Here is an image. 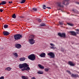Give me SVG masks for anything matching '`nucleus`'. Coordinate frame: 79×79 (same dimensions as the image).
<instances>
[{"label": "nucleus", "mask_w": 79, "mask_h": 79, "mask_svg": "<svg viewBox=\"0 0 79 79\" xmlns=\"http://www.w3.org/2000/svg\"><path fill=\"white\" fill-rule=\"evenodd\" d=\"M29 65L27 63H23L22 64H19V69H22L21 70L23 71L25 70L28 71L30 70V68L29 67Z\"/></svg>", "instance_id": "nucleus-1"}, {"label": "nucleus", "mask_w": 79, "mask_h": 79, "mask_svg": "<svg viewBox=\"0 0 79 79\" xmlns=\"http://www.w3.org/2000/svg\"><path fill=\"white\" fill-rule=\"evenodd\" d=\"M12 69V68L10 67H7L5 69V70H7L8 71H10Z\"/></svg>", "instance_id": "nucleus-16"}, {"label": "nucleus", "mask_w": 79, "mask_h": 79, "mask_svg": "<svg viewBox=\"0 0 79 79\" xmlns=\"http://www.w3.org/2000/svg\"><path fill=\"white\" fill-rule=\"evenodd\" d=\"M68 24L69 25V26H72L73 25V24H70V23H68Z\"/></svg>", "instance_id": "nucleus-35"}, {"label": "nucleus", "mask_w": 79, "mask_h": 79, "mask_svg": "<svg viewBox=\"0 0 79 79\" xmlns=\"http://www.w3.org/2000/svg\"><path fill=\"white\" fill-rule=\"evenodd\" d=\"M46 25L44 23H41L40 24V27H44Z\"/></svg>", "instance_id": "nucleus-23"}, {"label": "nucleus", "mask_w": 79, "mask_h": 79, "mask_svg": "<svg viewBox=\"0 0 79 79\" xmlns=\"http://www.w3.org/2000/svg\"><path fill=\"white\" fill-rule=\"evenodd\" d=\"M26 2L25 0H22L21 2H20L21 3H24Z\"/></svg>", "instance_id": "nucleus-30"}, {"label": "nucleus", "mask_w": 79, "mask_h": 79, "mask_svg": "<svg viewBox=\"0 0 79 79\" xmlns=\"http://www.w3.org/2000/svg\"><path fill=\"white\" fill-rule=\"evenodd\" d=\"M21 45L19 44H16L15 45V48L18 49H19L21 48Z\"/></svg>", "instance_id": "nucleus-7"}, {"label": "nucleus", "mask_w": 79, "mask_h": 79, "mask_svg": "<svg viewBox=\"0 0 79 79\" xmlns=\"http://www.w3.org/2000/svg\"><path fill=\"white\" fill-rule=\"evenodd\" d=\"M69 32L71 33L73 35L76 36V33L74 31H70Z\"/></svg>", "instance_id": "nucleus-14"}, {"label": "nucleus", "mask_w": 79, "mask_h": 79, "mask_svg": "<svg viewBox=\"0 0 79 79\" xmlns=\"http://www.w3.org/2000/svg\"><path fill=\"white\" fill-rule=\"evenodd\" d=\"M0 79H4V77L2 76L1 77H0Z\"/></svg>", "instance_id": "nucleus-36"}, {"label": "nucleus", "mask_w": 79, "mask_h": 79, "mask_svg": "<svg viewBox=\"0 0 79 79\" xmlns=\"http://www.w3.org/2000/svg\"><path fill=\"white\" fill-rule=\"evenodd\" d=\"M35 37V36L34 35H31L30 36V37L32 39H34Z\"/></svg>", "instance_id": "nucleus-28"}, {"label": "nucleus", "mask_w": 79, "mask_h": 79, "mask_svg": "<svg viewBox=\"0 0 79 79\" xmlns=\"http://www.w3.org/2000/svg\"><path fill=\"white\" fill-rule=\"evenodd\" d=\"M77 34H79V33L78 32H77Z\"/></svg>", "instance_id": "nucleus-44"}, {"label": "nucleus", "mask_w": 79, "mask_h": 79, "mask_svg": "<svg viewBox=\"0 0 79 79\" xmlns=\"http://www.w3.org/2000/svg\"><path fill=\"white\" fill-rule=\"evenodd\" d=\"M43 8L44 10L46 8V6H45V5H43Z\"/></svg>", "instance_id": "nucleus-29"}, {"label": "nucleus", "mask_w": 79, "mask_h": 79, "mask_svg": "<svg viewBox=\"0 0 79 79\" xmlns=\"http://www.w3.org/2000/svg\"><path fill=\"white\" fill-rule=\"evenodd\" d=\"M1 18H0V20H1Z\"/></svg>", "instance_id": "nucleus-47"}, {"label": "nucleus", "mask_w": 79, "mask_h": 79, "mask_svg": "<svg viewBox=\"0 0 79 79\" xmlns=\"http://www.w3.org/2000/svg\"><path fill=\"white\" fill-rule=\"evenodd\" d=\"M69 64L71 66H73L74 65V64H73L72 62H69Z\"/></svg>", "instance_id": "nucleus-19"}, {"label": "nucleus", "mask_w": 79, "mask_h": 79, "mask_svg": "<svg viewBox=\"0 0 79 79\" xmlns=\"http://www.w3.org/2000/svg\"><path fill=\"white\" fill-rule=\"evenodd\" d=\"M46 8H47L48 9H51V7H46Z\"/></svg>", "instance_id": "nucleus-37"}, {"label": "nucleus", "mask_w": 79, "mask_h": 79, "mask_svg": "<svg viewBox=\"0 0 79 79\" xmlns=\"http://www.w3.org/2000/svg\"><path fill=\"white\" fill-rule=\"evenodd\" d=\"M58 35L62 37L65 38L66 37V35L65 33H63L62 34L60 33H59L58 34Z\"/></svg>", "instance_id": "nucleus-6"}, {"label": "nucleus", "mask_w": 79, "mask_h": 79, "mask_svg": "<svg viewBox=\"0 0 79 79\" xmlns=\"http://www.w3.org/2000/svg\"><path fill=\"white\" fill-rule=\"evenodd\" d=\"M69 0H64L62 2V4L63 5H65V4L67 3V2H68Z\"/></svg>", "instance_id": "nucleus-15"}, {"label": "nucleus", "mask_w": 79, "mask_h": 79, "mask_svg": "<svg viewBox=\"0 0 79 79\" xmlns=\"http://www.w3.org/2000/svg\"><path fill=\"white\" fill-rule=\"evenodd\" d=\"M3 34L7 36L10 34V33L7 31H5L3 32Z\"/></svg>", "instance_id": "nucleus-11"}, {"label": "nucleus", "mask_w": 79, "mask_h": 79, "mask_svg": "<svg viewBox=\"0 0 79 79\" xmlns=\"http://www.w3.org/2000/svg\"><path fill=\"white\" fill-rule=\"evenodd\" d=\"M3 11V10L2 9H0V11L1 12H2Z\"/></svg>", "instance_id": "nucleus-40"}, {"label": "nucleus", "mask_w": 79, "mask_h": 79, "mask_svg": "<svg viewBox=\"0 0 79 79\" xmlns=\"http://www.w3.org/2000/svg\"><path fill=\"white\" fill-rule=\"evenodd\" d=\"M66 71L69 74H71V73L70 72L69 70H67Z\"/></svg>", "instance_id": "nucleus-34"}, {"label": "nucleus", "mask_w": 79, "mask_h": 79, "mask_svg": "<svg viewBox=\"0 0 79 79\" xmlns=\"http://www.w3.org/2000/svg\"><path fill=\"white\" fill-rule=\"evenodd\" d=\"M6 3V1H2L1 2V5H5Z\"/></svg>", "instance_id": "nucleus-21"}, {"label": "nucleus", "mask_w": 79, "mask_h": 79, "mask_svg": "<svg viewBox=\"0 0 79 79\" xmlns=\"http://www.w3.org/2000/svg\"><path fill=\"white\" fill-rule=\"evenodd\" d=\"M61 2H58V6L60 7H63V6L61 5Z\"/></svg>", "instance_id": "nucleus-18"}, {"label": "nucleus", "mask_w": 79, "mask_h": 79, "mask_svg": "<svg viewBox=\"0 0 79 79\" xmlns=\"http://www.w3.org/2000/svg\"><path fill=\"white\" fill-rule=\"evenodd\" d=\"M73 12H75V13H78V12L77 10H76V9H73L72 10Z\"/></svg>", "instance_id": "nucleus-22"}, {"label": "nucleus", "mask_w": 79, "mask_h": 79, "mask_svg": "<svg viewBox=\"0 0 79 79\" xmlns=\"http://www.w3.org/2000/svg\"><path fill=\"white\" fill-rule=\"evenodd\" d=\"M33 10L34 11H37V8H33Z\"/></svg>", "instance_id": "nucleus-31"}, {"label": "nucleus", "mask_w": 79, "mask_h": 79, "mask_svg": "<svg viewBox=\"0 0 79 79\" xmlns=\"http://www.w3.org/2000/svg\"><path fill=\"white\" fill-rule=\"evenodd\" d=\"M12 3V1H11V2H10V1L9 2V3L11 4V3Z\"/></svg>", "instance_id": "nucleus-41"}, {"label": "nucleus", "mask_w": 79, "mask_h": 79, "mask_svg": "<svg viewBox=\"0 0 79 79\" xmlns=\"http://www.w3.org/2000/svg\"><path fill=\"white\" fill-rule=\"evenodd\" d=\"M38 66L40 69H45V67L44 66H42L40 64H38Z\"/></svg>", "instance_id": "nucleus-10"}, {"label": "nucleus", "mask_w": 79, "mask_h": 79, "mask_svg": "<svg viewBox=\"0 0 79 79\" xmlns=\"http://www.w3.org/2000/svg\"><path fill=\"white\" fill-rule=\"evenodd\" d=\"M59 24H60V25H63V22H59Z\"/></svg>", "instance_id": "nucleus-32"}, {"label": "nucleus", "mask_w": 79, "mask_h": 79, "mask_svg": "<svg viewBox=\"0 0 79 79\" xmlns=\"http://www.w3.org/2000/svg\"><path fill=\"white\" fill-rule=\"evenodd\" d=\"M29 42L30 44L32 45L35 43V41L34 39H31L29 40Z\"/></svg>", "instance_id": "nucleus-5"}, {"label": "nucleus", "mask_w": 79, "mask_h": 79, "mask_svg": "<svg viewBox=\"0 0 79 79\" xmlns=\"http://www.w3.org/2000/svg\"><path fill=\"white\" fill-rule=\"evenodd\" d=\"M13 54L15 56L17 57H18V55L17 53L14 52L13 53Z\"/></svg>", "instance_id": "nucleus-20"}, {"label": "nucleus", "mask_w": 79, "mask_h": 79, "mask_svg": "<svg viewBox=\"0 0 79 79\" xmlns=\"http://www.w3.org/2000/svg\"><path fill=\"white\" fill-rule=\"evenodd\" d=\"M46 55L45 53H41L40 55H39V56L41 57H45Z\"/></svg>", "instance_id": "nucleus-8"}, {"label": "nucleus", "mask_w": 79, "mask_h": 79, "mask_svg": "<svg viewBox=\"0 0 79 79\" xmlns=\"http://www.w3.org/2000/svg\"><path fill=\"white\" fill-rule=\"evenodd\" d=\"M61 50L62 51L64 52V49H63V48H61Z\"/></svg>", "instance_id": "nucleus-39"}, {"label": "nucleus", "mask_w": 79, "mask_h": 79, "mask_svg": "<svg viewBox=\"0 0 79 79\" xmlns=\"http://www.w3.org/2000/svg\"><path fill=\"white\" fill-rule=\"evenodd\" d=\"M8 26L6 24V25H5L4 26V28H5V29H6L7 28H8Z\"/></svg>", "instance_id": "nucleus-27"}, {"label": "nucleus", "mask_w": 79, "mask_h": 79, "mask_svg": "<svg viewBox=\"0 0 79 79\" xmlns=\"http://www.w3.org/2000/svg\"><path fill=\"white\" fill-rule=\"evenodd\" d=\"M37 73L38 74H43L44 73L42 71H40L39 72H37Z\"/></svg>", "instance_id": "nucleus-24"}, {"label": "nucleus", "mask_w": 79, "mask_h": 79, "mask_svg": "<svg viewBox=\"0 0 79 79\" xmlns=\"http://www.w3.org/2000/svg\"><path fill=\"white\" fill-rule=\"evenodd\" d=\"M21 78L22 79H29L28 77L25 76H21Z\"/></svg>", "instance_id": "nucleus-13"}, {"label": "nucleus", "mask_w": 79, "mask_h": 79, "mask_svg": "<svg viewBox=\"0 0 79 79\" xmlns=\"http://www.w3.org/2000/svg\"><path fill=\"white\" fill-rule=\"evenodd\" d=\"M48 55L49 56H50V58H54L55 57V54L54 53H53V52H51L49 53L48 54Z\"/></svg>", "instance_id": "nucleus-4"}, {"label": "nucleus", "mask_w": 79, "mask_h": 79, "mask_svg": "<svg viewBox=\"0 0 79 79\" xmlns=\"http://www.w3.org/2000/svg\"><path fill=\"white\" fill-rule=\"evenodd\" d=\"M60 9H58V10H60Z\"/></svg>", "instance_id": "nucleus-48"}, {"label": "nucleus", "mask_w": 79, "mask_h": 79, "mask_svg": "<svg viewBox=\"0 0 79 79\" xmlns=\"http://www.w3.org/2000/svg\"><path fill=\"white\" fill-rule=\"evenodd\" d=\"M1 5V3H0V5Z\"/></svg>", "instance_id": "nucleus-46"}, {"label": "nucleus", "mask_w": 79, "mask_h": 79, "mask_svg": "<svg viewBox=\"0 0 79 79\" xmlns=\"http://www.w3.org/2000/svg\"><path fill=\"white\" fill-rule=\"evenodd\" d=\"M50 70V69L48 68H45L44 69V70L46 72H48Z\"/></svg>", "instance_id": "nucleus-26"}, {"label": "nucleus", "mask_w": 79, "mask_h": 79, "mask_svg": "<svg viewBox=\"0 0 79 79\" xmlns=\"http://www.w3.org/2000/svg\"><path fill=\"white\" fill-rule=\"evenodd\" d=\"M12 18L14 19H15L16 18V15L15 14H13V15H12Z\"/></svg>", "instance_id": "nucleus-25"}, {"label": "nucleus", "mask_w": 79, "mask_h": 79, "mask_svg": "<svg viewBox=\"0 0 79 79\" xmlns=\"http://www.w3.org/2000/svg\"><path fill=\"white\" fill-rule=\"evenodd\" d=\"M71 75L72 77H73L75 78H76L77 77H78L79 76L77 74L76 75V74H71Z\"/></svg>", "instance_id": "nucleus-12"}, {"label": "nucleus", "mask_w": 79, "mask_h": 79, "mask_svg": "<svg viewBox=\"0 0 79 79\" xmlns=\"http://www.w3.org/2000/svg\"><path fill=\"white\" fill-rule=\"evenodd\" d=\"M25 60H26V58L24 57H22L19 59V60L21 61H24Z\"/></svg>", "instance_id": "nucleus-17"}, {"label": "nucleus", "mask_w": 79, "mask_h": 79, "mask_svg": "<svg viewBox=\"0 0 79 79\" xmlns=\"http://www.w3.org/2000/svg\"><path fill=\"white\" fill-rule=\"evenodd\" d=\"M78 4H79V2H77V3Z\"/></svg>", "instance_id": "nucleus-45"}, {"label": "nucleus", "mask_w": 79, "mask_h": 79, "mask_svg": "<svg viewBox=\"0 0 79 79\" xmlns=\"http://www.w3.org/2000/svg\"><path fill=\"white\" fill-rule=\"evenodd\" d=\"M50 45L52 46L50 47L51 49H55L56 48L55 47V45L54 44L51 43L50 44Z\"/></svg>", "instance_id": "nucleus-9"}, {"label": "nucleus", "mask_w": 79, "mask_h": 79, "mask_svg": "<svg viewBox=\"0 0 79 79\" xmlns=\"http://www.w3.org/2000/svg\"><path fill=\"white\" fill-rule=\"evenodd\" d=\"M23 37V35L20 34H16L14 35V39L15 40H18Z\"/></svg>", "instance_id": "nucleus-2"}, {"label": "nucleus", "mask_w": 79, "mask_h": 79, "mask_svg": "<svg viewBox=\"0 0 79 79\" xmlns=\"http://www.w3.org/2000/svg\"><path fill=\"white\" fill-rule=\"evenodd\" d=\"M75 30L77 31H78L79 32V29H76Z\"/></svg>", "instance_id": "nucleus-42"}, {"label": "nucleus", "mask_w": 79, "mask_h": 79, "mask_svg": "<svg viewBox=\"0 0 79 79\" xmlns=\"http://www.w3.org/2000/svg\"><path fill=\"white\" fill-rule=\"evenodd\" d=\"M59 25H58V26Z\"/></svg>", "instance_id": "nucleus-49"}, {"label": "nucleus", "mask_w": 79, "mask_h": 79, "mask_svg": "<svg viewBox=\"0 0 79 79\" xmlns=\"http://www.w3.org/2000/svg\"><path fill=\"white\" fill-rule=\"evenodd\" d=\"M69 4V3H67V4H66V5H68Z\"/></svg>", "instance_id": "nucleus-43"}, {"label": "nucleus", "mask_w": 79, "mask_h": 79, "mask_svg": "<svg viewBox=\"0 0 79 79\" xmlns=\"http://www.w3.org/2000/svg\"><path fill=\"white\" fill-rule=\"evenodd\" d=\"M37 20L38 21L40 22H41L42 21L41 19H37Z\"/></svg>", "instance_id": "nucleus-33"}, {"label": "nucleus", "mask_w": 79, "mask_h": 79, "mask_svg": "<svg viewBox=\"0 0 79 79\" xmlns=\"http://www.w3.org/2000/svg\"><path fill=\"white\" fill-rule=\"evenodd\" d=\"M28 58L31 60L34 61L36 59L35 55L34 54H31L28 56Z\"/></svg>", "instance_id": "nucleus-3"}, {"label": "nucleus", "mask_w": 79, "mask_h": 79, "mask_svg": "<svg viewBox=\"0 0 79 79\" xmlns=\"http://www.w3.org/2000/svg\"><path fill=\"white\" fill-rule=\"evenodd\" d=\"M31 79H36V78L35 77H33L31 78Z\"/></svg>", "instance_id": "nucleus-38"}]
</instances>
